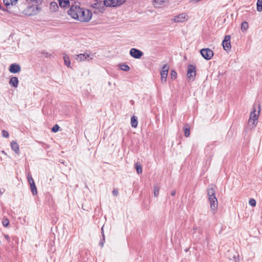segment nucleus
Returning <instances> with one entry per match:
<instances>
[{"label": "nucleus", "instance_id": "f257e3e1", "mask_svg": "<svg viewBox=\"0 0 262 262\" xmlns=\"http://www.w3.org/2000/svg\"><path fill=\"white\" fill-rule=\"evenodd\" d=\"M68 14L72 18L80 22H89L92 18V12L80 6V3L72 5L68 11Z\"/></svg>", "mask_w": 262, "mask_h": 262}, {"label": "nucleus", "instance_id": "f03ea898", "mask_svg": "<svg viewBox=\"0 0 262 262\" xmlns=\"http://www.w3.org/2000/svg\"><path fill=\"white\" fill-rule=\"evenodd\" d=\"M216 186L211 185L209 186L207 190V195L208 200L210 204V208L212 210H215L218 207L217 199L215 196Z\"/></svg>", "mask_w": 262, "mask_h": 262}, {"label": "nucleus", "instance_id": "7ed1b4c3", "mask_svg": "<svg viewBox=\"0 0 262 262\" xmlns=\"http://www.w3.org/2000/svg\"><path fill=\"white\" fill-rule=\"evenodd\" d=\"M255 112V108H254L253 111L251 112L250 114V116L248 121L249 125L251 126L252 128L255 127L257 123L258 115L256 114Z\"/></svg>", "mask_w": 262, "mask_h": 262}, {"label": "nucleus", "instance_id": "20e7f679", "mask_svg": "<svg viewBox=\"0 0 262 262\" xmlns=\"http://www.w3.org/2000/svg\"><path fill=\"white\" fill-rule=\"evenodd\" d=\"M196 76L195 67L192 64H189L187 68V77L189 80L193 81Z\"/></svg>", "mask_w": 262, "mask_h": 262}, {"label": "nucleus", "instance_id": "39448f33", "mask_svg": "<svg viewBox=\"0 0 262 262\" xmlns=\"http://www.w3.org/2000/svg\"><path fill=\"white\" fill-rule=\"evenodd\" d=\"M200 53L204 58L206 60L210 59L213 56V52L209 48L203 49L200 50Z\"/></svg>", "mask_w": 262, "mask_h": 262}, {"label": "nucleus", "instance_id": "423d86ee", "mask_svg": "<svg viewBox=\"0 0 262 262\" xmlns=\"http://www.w3.org/2000/svg\"><path fill=\"white\" fill-rule=\"evenodd\" d=\"M230 39L231 37L230 35H226L222 42L223 49L227 52H229L231 49Z\"/></svg>", "mask_w": 262, "mask_h": 262}, {"label": "nucleus", "instance_id": "0eeeda50", "mask_svg": "<svg viewBox=\"0 0 262 262\" xmlns=\"http://www.w3.org/2000/svg\"><path fill=\"white\" fill-rule=\"evenodd\" d=\"M130 55L136 59H140L142 55H143V53L136 48H132L129 51Z\"/></svg>", "mask_w": 262, "mask_h": 262}, {"label": "nucleus", "instance_id": "6e6552de", "mask_svg": "<svg viewBox=\"0 0 262 262\" xmlns=\"http://www.w3.org/2000/svg\"><path fill=\"white\" fill-rule=\"evenodd\" d=\"M186 17L185 13H181L175 16L171 20L175 23L184 22L187 20Z\"/></svg>", "mask_w": 262, "mask_h": 262}, {"label": "nucleus", "instance_id": "1a4fd4ad", "mask_svg": "<svg viewBox=\"0 0 262 262\" xmlns=\"http://www.w3.org/2000/svg\"><path fill=\"white\" fill-rule=\"evenodd\" d=\"M9 70L11 73H17L20 71L21 68L19 64L13 63L10 66Z\"/></svg>", "mask_w": 262, "mask_h": 262}, {"label": "nucleus", "instance_id": "9d476101", "mask_svg": "<svg viewBox=\"0 0 262 262\" xmlns=\"http://www.w3.org/2000/svg\"><path fill=\"white\" fill-rule=\"evenodd\" d=\"M117 2H118L117 0H104L103 1V5L106 7L119 6Z\"/></svg>", "mask_w": 262, "mask_h": 262}, {"label": "nucleus", "instance_id": "9b49d317", "mask_svg": "<svg viewBox=\"0 0 262 262\" xmlns=\"http://www.w3.org/2000/svg\"><path fill=\"white\" fill-rule=\"evenodd\" d=\"M90 56V55L86 53L79 54L78 55H76L75 58L79 61H82L86 59L87 58H89Z\"/></svg>", "mask_w": 262, "mask_h": 262}, {"label": "nucleus", "instance_id": "f8f14e48", "mask_svg": "<svg viewBox=\"0 0 262 262\" xmlns=\"http://www.w3.org/2000/svg\"><path fill=\"white\" fill-rule=\"evenodd\" d=\"M9 84L14 88H17L18 84V79L16 77H12L9 80Z\"/></svg>", "mask_w": 262, "mask_h": 262}, {"label": "nucleus", "instance_id": "ddd939ff", "mask_svg": "<svg viewBox=\"0 0 262 262\" xmlns=\"http://www.w3.org/2000/svg\"><path fill=\"white\" fill-rule=\"evenodd\" d=\"M11 147L12 149L16 153L18 154L19 152V148L18 144L15 141H12L11 142Z\"/></svg>", "mask_w": 262, "mask_h": 262}, {"label": "nucleus", "instance_id": "4468645a", "mask_svg": "<svg viewBox=\"0 0 262 262\" xmlns=\"http://www.w3.org/2000/svg\"><path fill=\"white\" fill-rule=\"evenodd\" d=\"M34 9H35L36 11H37L38 9V7L37 6L36 7H33V6L29 7H28V9H27V11H29V12H26L25 14L28 15H33L36 13V12L35 13L32 12L33 11H34Z\"/></svg>", "mask_w": 262, "mask_h": 262}, {"label": "nucleus", "instance_id": "2eb2a0df", "mask_svg": "<svg viewBox=\"0 0 262 262\" xmlns=\"http://www.w3.org/2000/svg\"><path fill=\"white\" fill-rule=\"evenodd\" d=\"M18 0H3L4 4L5 6L8 7L10 5H15Z\"/></svg>", "mask_w": 262, "mask_h": 262}, {"label": "nucleus", "instance_id": "dca6fc26", "mask_svg": "<svg viewBox=\"0 0 262 262\" xmlns=\"http://www.w3.org/2000/svg\"><path fill=\"white\" fill-rule=\"evenodd\" d=\"M63 58L65 64L68 67H70L71 60L69 56L67 54L64 53Z\"/></svg>", "mask_w": 262, "mask_h": 262}, {"label": "nucleus", "instance_id": "f3484780", "mask_svg": "<svg viewBox=\"0 0 262 262\" xmlns=\"http://www.w3.org/2000/svg\"><path fill=\"white\" fill-rule=\"evenodd\" d=\"M161 82L162 83H164L166 81L167 77L168 75V72H164V71H161Z\"/></svg>", "mask_w": 262, "mask_h": 262}, {"label": "nucleus", "instance_id": "a211bd4d", "mask_svg": "<svg viewBox=\"0 0 262 262\" xmlns=\"http://www.w3.org/2000/svg\"><path fill=\"white\" fill-rule=\"evenodd\" d=\"M138 122L137 118L135 116H132L131 117L132 126L134 128L137 127V126L138 125Z\"/></svg>", "mask_w": 262, "mask_h": 262}, {"label": "nucleus", "instance_id": "6ab92c4d", "mask_svg": "<svg viewBox=\"0 0 262 262\" xmlns=\"http://www.w3.org/2000/svg\"><path fill=\"white\" fill-rule=\"evenodd\" d=\"M30 189L33 195H35L37 194V188L35 186V184L34 182H32V183L30 184Z\"/></svg>", "mask_w": 262, "mask_h": 262}, {"label": "nucleus", "instance_id": "aec40b11", "mask_svg": "<svg viewBox=\"0 0 262 262\" xmlns=\"http://www.w3.org/2000/svg\"><path fill=\"white\" fill-rule=\"evenodd\" d=\"M50 8L51 9L53 10L54 11H56L58 9V5L57 3L55 2H52L50 3Z\"/></svg>", "mask_w": 262, "mask_h": 262}, {"label": "nucleus", "instance_id": "412c9836", "mask_svg": "<svg viewBox=\"0 0 262 262\" xmlns=\"http://www.w3.org/2000/svg\"><path fill=\"white\" fill-rule=\"evenodd\" d=\"M184 130L185 136L186 137H189L190 135V132L189 127L187 124L185 125V126L184 127Z\"/></svg>", "mask_w": 262, "mask_h": 262}, {"label": "nucleus", "instance_id": "4be33fe9", "mask_svg": "<svg viewBox=\"0 0 262 262\" xmlns=\"http://www.w3.org/2000/svg\"><path fill=\"white\" fill-rule=\"evenodd\" d=\"M135 167L136 169L137 172L138 174L141 173L142 172V168L141 165L140 164V163H136L135 164Z\"/></svg>", "mask_w": 262, "mask_h": 262}, {"label": "nucleus", "instance_id": "5701e85b", "mask_svg": "<svg viewBox=\"0 0 262 262\" xmlns=\"http://www.w3.org/2000/svg\"><path fill=\"white\" fill-rule=\"evenodd\" d=\"M120 69L124 71H128L130 70L129 67L124 63L119 64Z\"/></svg>", "mask_w": 262, "mask_h": 262}, {"label": "nucleus", "instance_id": "b1692460", "mask_svg": "<svg viewBox=\"0 0 262 262\" xmlns=\"http://www.w3.org/2000/svg\"><path fill=\"white\" fill-rule=\"evenodd\" d=\"M154 6L161 5L167 0H151Z\"/></svg>", "mask_w": 262, "mask_h": 262}, {"label": "nucleus", "instance_id": "393cba45", "mask_svg": "<svg viewBox=\"0 0 262 262\" xmlns=\"http://www.w3.org/2000/svg\"><path fill=\"white\" fill-rule=\"evenodd\" d=\"M248 28V24L247 22H243L241 24V30L245 32L247 31Z\"/></svg>", "mask_w": 262, "mask_h": 262}, {"label": "nucleus", "instance_id": "a878e982", "mask_svg": "<svg viewBox=\"0 0 262 262\" xmlns=\"http://www.w3.org/2000/svg\"><path fill=\"white\" fill-rule=\"evenodd\" d=\"M256 5L257 11L261 12L262 11V0H257Z\"/></svg>", "mask_w": 262, "mask_h": 262}, {"label": "nucleus", "instance_id": "bb28decb", "mask_svg": "<svg viewBox=\"0 0 262 262\" xmlns=\"http://www.w3.org/2000/svg\"><path fill=\"white\" fill-rule=\"evenodd\" d=\"M159 187L157 185L154 186V193L155 197H157L159 194Z\"/></svg>", "mask_w": 262, "mask_h": 262}, {"label": "nucleus", "instance_id": "cd10ccee", "mask_svg": "<svg viewBox=\"0 0 262 262\" xmlns=\"http://www.w3.org/2000/svg\"><path fill=\"white\" fill-rule=\"evenodd\" d=\"M2 224H3V225L4 227H7L9 226V220L8 219H7V218L3 219V220L2 221Z\"/></svg>", "mask_w": 262, "mask_h": 262}, {"label": "nucleus", "instance_id": "c85d7f7f", "mask_svg": "<svg viewBox=\"0 0 262 262\" xmlns=\"http://www.w3.org/2000/svg\"><path fill=\"white\" fill-rule=\"evenodd\" d=\"M171 78L172 79H176L177 77V73L174 70H171L170 72Z\"/></svg>", "mask_w": 262, "mask_h": 262}, {"label": "nucleus", "instance_id": "c756f323", "mask_svg": "<svg viewBox=\"0 0 262 262\" xmlns=\"http://www.w3.org/2000/svg\"><path fill=\"white\" fill-rule=\"evenodd\" d=\"M59 129V126L56 124L52 128L51 130L52 132L56 133L57 132Z\"/></svg>", "mask_w": 262, "mask_h": 262}, {"label": "nucleus", "instance_id": "7c9ffc66", "mask_svg": "<svg viewBox=\"0 0 262 262\" xmlns=\"http://www.w3.org/2000/svg\"><path fill=\"white\" fill-rule=\"evenodd\" d=\"M2 133L3 137L4 138H8L9 136V133L6 130H3Z\"/></svg>", "mask_w": 262, "mask_h": 262}, {"label": "nucleus", "instance_id": "2f4dec72", "mask_svg": "<svg viewBox=\"0 0 262 262\" xmlns=\"http://www.w3.org/2000/svg\"><path fill=\"white\" fill-rule=\"evenodd\" d=\"M249 203V204L253 207L256 205V201L254 199H250Z\"/></svg>", "mask_w": 262, "mask_h": 262}, {"label": "nucleus", "instance_id": "473e14b6", "mask_svg": "<svg viewBox=\"0 0 262 262\" xmlns=\"http://www.w3.org/2000/svg\"><path fill=\"white\" fill-rule=\"evenodd\" d=\"M168 70H169L168 65L167 64H164L162 67V71H164V72L167 71V72H168Z\"/></svg>", "mask_w": 262, "mask_h": 262}, {"label": "nucleus", "instance_id": "72a5a7b5", "mask_svg": "<svg viewBox=\"0 0 262 262\" xmlns=\"http://www.w3.org/2000/svg\"><path fill=\"white\" fill-rule=\"evenodd\" d=\"M41 54L43 55L46 57H50L51 56V54L49 53L46 52L45 51H43L41 52Z\"/></svg>", "mask_w": 262, "mask_h": 262}, {"label": "nucleus", "instance_id": "f704fd0d", "mask_svg": "<svg viewBox=\"0 0 262 262\" xmlns=\"http://www.w3.org/2000/svg\"><path fill=\"white\" fill-rule=\"evenodd\" d=\"M28 179L29 182L30 183V184H31L32 183V182H34L31 175L28 174Z\"/></svg>", "mask_w": 262, "mask_h": 262}, {"label": "nucleus", "instance_id": "c9c22d12", "mask_svg": "<svg viewBox=\"0 0 262 262\" xmlns=\"http://www.w3.org/2000/svg\"><path fill=\"white\" fill-rule=\"evenodd\" d=\"M117 1H118V2H117L118 5L120 6L125 3L126 0H117Z\"/></svg>", "mask_w": 262, "mask_h": 262}, {"label": "nucleus", "instance_id": "e433bc0d", "mask_svg": "<svg viewBox=\"0 0 262 262\" xmlns=\"http://www.w3.org/2000/svg\"><path fill=\"white\" fill-rule=\"evenodd\" d=\"M112 193H113V194L115 196H117L118 195V191L117 189H114Z\"/></svg>", "mask_w": 262, "mask_h": 262}, {"label": "nucleus", "instance_id": "4c0bfd02", "mask_svg": "<svg viewBox=\"0 0 262 262\" xmlns=\"http://www.w3.org/2000/svg\"><path fill=\"white\" fill-rule=\"evenodd\" d=\"M32 2H35L36 4L39 5L42 3V0H33Z\"/></svg>", "mask_w": 262, "mask_h": 262}, {"label": "nucleus", "instance_id": "58836bf2", "mask_svg": "<svg viewBox=\"0 0 262 262\" xmlns=\"http://www.w3.org/2000/svg\"><path fill=\"white\" fill-rule=\"evenodd\" d=\"M101 4V2H100L99 3H95L93 5V7L94 8H98V7L97 6L98 5H100Z\"/></svg>", "mask_w": 262, "mask_h": 262}, {"label": "nucleus", "instance_id": "ea45409f", "mask_svg": "<svg viewBox=\"0 0 262 262\" xmlns=\"http://www.w3.org/2000/svg\"><path fill=\"white\" fill-rule=\"evenodd\" d=\"M103 228H104V225L102 227V228L101 229V234L102 236H104V234Z\"/></svg>", "mask_w": 262, "mask_h": 262}, {"label": "nucleus", "instance_id": "a19ab883", "mask_svg": "<svg viewBox=\"0 0 262 262\" xmlns=\"http://www.w3.org/2000/svg\"><path fill=\"white\" fill-rule=\"evenodd\" d=\"M104 243L103 241H100L99 245L101 247H102L104 245Z\"/></svg>", "mask_w": 262, "mask_h": 262}, {"label": "nucleus", "instance_id": "79ce46f5", "mask_svg": "<svg viewBox=\"0 0 262 262\" xmlns=\"http://www.w3.org/2000/svg\"><path fill=\"white\" fill-rule=\"evenodd\" d=\"M176 191L175 190H173L171 192V195L172 196H174L176 195Z\"/></svg>", "mask_w": 262, "mask_h": 262}, {"label": "nucleus", "instance_id": "37998d69", "mask_svg": "<svg viewBox=\"0 0 262 262\" xmlns=\"http://www.w3.org/2000/svg\"><path fill=\"white\" fill-rule=\"evenodd\" d=\"M4 237H5V238L7 240H9V239H10V237H9V235H6V234H5V235H4Z\"/></svg>", "mask_w": 262, "mask_h": 262}, {"label": "nucleus", "instance_id": "c03bdc74", "mask_svg": "<svg viewBox=\"0 0 262 262\" xmlns=\"http://www.w3.org/2000/svg\"><path fill=\"white\" fill-rule=\"evenodd\" d=\"M4 192V190H0V194H3Z\"/></svg>", "mask_w": 262, "mask_h": 262}, {"label": "nucleus", "instance_id": "a18cd8bd", "mask_svg": "<svg viewBox=\"0 0 262 262\" xmlns=\"http://www.w3.org/2000/svg\"><path fill=\"white\" fill-rule=\"evenodd\" d=\"M102 238L103 239V241H105V235L104 234V236H102Z\"/></svg>", "mask_w": 262, "mask_h": 262}, {"label": "nucleus", "instance_id": "49530a36", "mask_svg": "<svg viewBox=\"0 0 262 262\" xmlns=\"http://www.w3.org/2000/svg\"><path fill=\"white\" fill-rule=\"evenodd\" d=\"M258 107H259V111L258 112V114H259V112H260V105H258Z\"/></svg>", "mask_w": 262, "mask_h": 262}, {"label": "nucleus", "instance_id": "de8ad7c7", "mask_svg": "<svg viewBox=\"0 0 262 262\" xmlns=\"http://www.w3.org/2000/svg\"><path fill=\"white\" fill-rule=\"evenodd\" d=\"M100 241H103L104 243L105 242V241H103V238L101 239Z\"/></svg>", "mask_w": 262, "mask_h": 262}, {"label": "nucleus", "instance_id": "09e8293b", "mask_svg": "<svg viewBox=\"0 0 262 262\" xmlns=\"http://www.w3.org/2000/svg\"><path fill=\"white\" fill-rule=\"evenodd\" d=\"M33 0H26V1H29V2H32Z\"/></svg>", "mask_w": 262, "mask_h": 262}]
</instances>
